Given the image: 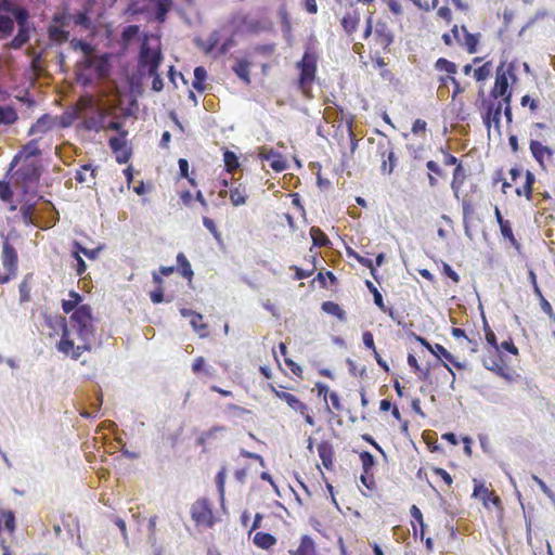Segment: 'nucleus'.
I'll list each match as a JSON object with an SVG mask.
<instances>
[{"label":"nucleus","mask_w":555,"mask_h":555,"mask_svg":"<svg viewBox=\"0 0 555 555\" xmlns=\"http://www.w3.org/2000/svg\"><path fill=\"white\" fill-rule=\"evenodd\" d=\"M163 55L159 49H151L146 41L141 46L139 53V68L147 74H155L162 63Z\"/></svg>","instance_id":"obj_9"},{"label":"nucleus","mask_w":555,"mask_h":555,"mask_svg":"<svg viewBox=\"0 0 555 555\" xmlns=\"http://www.w3.org/2000/svg\"><path fill=\"white\" fill-rule=\"evenodd\" d=\"M288 554L289 555H319L314 540L308 534L301 535L299 545L297 546V548L289 550Z\"/></svg>","instance_id":"obj_22"},{"label":"nucleus","mask_w":555,"mask_h":555,"mask_svg":"<svg viewBox=\"0 0 555 555\" xmlns=\"http://www.w3.org/2000/svg\"><path fill=\"white\" fill-rule=\"evenodd\" d=\"M191 517L196 527L211 528L215 525V516L209 500L197 499L191 506Z\"/></svg>","instance_id":"obj_8"},{"label":"nucleus","mask_w":555,"mask_h":555,"mask_svg":"<svg viewBox=\"0 0 555 555\" xmlns=\"http://www.w3.org/2000/svg\"><path fill=\"white\" fill-rule=\"evenodd\" d=\"M435 68L440 72H446L449 76H454L457 72L456 64L444 57H440L436 61Z\"/></svg>","instance_id":"obj_47"},{"label":"nucleus","mask_w":555,"mask_h":555,"mask_svg":"<svg viewBox=\"0 0 555 555\" xmlns=\"http://www.w3.org/2000/svg\"><path fill=\"white\" fill-rule=\"evenodd\" d=\"M299 70L297 88L301 94L310 99L312 98V86L317 74V56L310 51H306L299 62L296 64Z\"/></svg>","instance_id":"obj_5"},{"label":"nucleus","mask_w":555,"mask_h":555,"mask_svg":"<svg viewBox=\"0 0 555 555\" xmlns=\"http://www.w3.org/2000/svg\"><path fill=\"white\" fill-rule=\"evenodd\" d=\"M363 38L367 40L370 53H387L393 42L389 23L385 20L373 23L372 15L366 18Z\"/></svg>","instance_id":"obj_3"},{"label":"nucleus","mask_w":555,"mask_h":555,"mask_svg":"<svg viewBox=\"0 0 555 555\" xmlns=\"http://www.w3.org/2000/svg\"><path fill=\"white\" fill-rule=\"evenodd\" d=\"M377 154L382 160L380 171L384 175H390L396 166V156L391 142H378Z\"/></svg>","instance_id":"obj_12"},{"label":"nucleus","mask_w":555,"mask_h":555,"mask_svg":"<svg viewBox=\"0 0 555 555\" xmlns=\"http://www.w3.org/2000/svg\"><path fill=\"white\" fill-rule=\"evenodd\" d=\"M318 454L322 461L323 466L332 470L334 467V449L330 441H321L318 444Z\"/></svg>","instance_id":"obj_24"},{"label":"nucleus","mask_w":555,"mask_h":555,"mask_svg":"<svg viewBox=\"0 0 555 555\" xmlns=\"http://www.w3.org/2000/svg\"><path fill=\"white\" fill-rule=\"evenodd\" d=\"M473 495L481 499L486 508H489L490 504L494 506H500L501 504L500 498L483 483H475Z\"/></svg>","instance_id":"obj_19"},{"label":"nucleus","mask_w":555,"mask_h":555,"mask_svg":"<svg viewBox=\"0 0 555 555\" xmlns=\"http://www.w3.org/2000/svg\"><path fill=\"white\" fill-rule=\"evenodd\" d=\"M269 388L276 398L284 401L289 406V409L302 416L307 424L314 426V418L310 414V409L300 398L294 393L284 391L283 386L275 387L273 384H269Z\"/></svg>","instance_id":"obj_6"},{"label":"nucleus","mask_w":555,"mask_h":555,"mask_svg":"<svg viewBox=\"0 0 555 555\" xmlns=\"http://www.w3.org/2000/svg\"><path fill=\"white\" fill-rule=\"evenodd\" d=\"M448 81H450L453 85L452 100H455V98L459 94L463 93L466 90V86L461 85V82L454 76H448V77L440 78V82L442 85H446Z\"/></svg>","instance_id":"obj_49"},{"label":"nucleus","mask_w":555,"mask_h":555,"mask_svg":"<svg viewBox=\"0 0 555 555\" xmlns=\"http://www.w3.org/2000/svg\"><path fill=\"white\" fill-rule=\"evenodd\" d=\"M17 261L18 257L15 248L9 242H4L2 247V264L7 272L0 273V284L9 282L16 275Z\"/></svg>","instance_id":"obj_10"},{"label":"nucleus","mask_w":555,"mask_h":555,"mask_svg":"<svg viewBox=\"0 0 555 555\" xmlns=\"http://www.w3.org/2000/svg\"><path fill=\"white\" fill-rule=\"evenodd\" d=\"M74 253H78V255L83 254L89 259H96L99 255V249H88L87 247H83L81 244L75 242L74 244Z\"/></svg>","instance_id":"obj_57"},{"label":"nucleus","mask_w":555,"mask_h":555,"mask_svg":"<svg viewBox=\"0 0 555 555\" xmlns=\"http://www.w3.org/2000/svg\"><path fill=\"white\" fill-rule=\"evenodd\" d=\"M310 236L317 247H325L331 244L327 235L318 227H311Z\"/></svg>","instance_id":"obj_42"},{"label":"nucleus","mask_w":555,"mask_h":555,"mask_svg":"<svg viewBox=\"0 0 555 555\" xmlns=\"http://www.w3.org/2000/svg\"><path fill=\"white\" fill-rule=\"evenodd\" d=\"M151 7L147 9L149 12L154 14L155 20L158 23H164L167 18V13L172 8V0H149Z\"/></svg>","instance_id":"obj_20"},{"label":"nucleus","mask_w":555,"mask_h":555,"mask_svg":"<svg viewBox=\"0 0 555 555\" xmlns=\"http://www.w3.org/2000/svg\"><path fill=\"white\" fill-rule=\"evenodd\" d=\"M426 168L428 169V183L431 188H436L438 185V178H444L446 173L435 160H428Z\"/></svg>","instance_id":"obj_29"},{"label":"nucleus","mask_w":555,"mask_h":555,"mask_svg":"<svg viewBox=\"0 0 555 555\" xmlns=\"http://www.w3.org/2000/svg\"><path fill=\"white\" fill-rule=\"evenodd\" d=\"M248 197L246 188L242 184L230 189V201L234 206H241L246 203Z\"/></svg>","instance_id":"obj_36"},{"label":"nucleus","mask_w":555,"mask_h":555,"mask_svg":"<svg viewBox=\"0 0 555 555\" xmlns=\"http://www.w3.org/2000/svg\"><path fill=\"white\" fill-rule=\"evenodd\" d=\"M466 180V171L462 164H457V166L453 170L452 181H451V190L453 191V195L455 199H460V191Z\"/></svg>","instance_id":"obj_25"},{"label":"nucleus","mask_w":555,"mask_h":555,"mask_svg":"<svg viewBox=\"0 0 555 555\" xmlns=\"http://www.w3.org/2000/svg\"><path fill=\"white\" fill-rule=\"evenodd\" d=\"M177 264L180 274L185 278L189 282L192 281L194 272L192 270L191 263L188 260L186 256L183 253H179L177 255Z\"/></svg>","instance_id":"obj_35"},{"label":"nucleus","mask_w":555,"mask_h":555,"mask_svg":"<svg viewBox=\"0 0 555 555\" xmlns=\"http://www.w3.org/2000/svg\"><path fill=\"white\" fill-rule=\"evenodd\" d=\"M16 118L17 116L13 108L0 106V122L12 124Z\"/></svg>","instance_id":"obj_55"},{"label":"nucleus","mask_w":555,"mask_h":555,"mask_svg":"<svg viewBox=\"0 0 555 555\" xmlns=\"http://www.w3.org/2000/svg\"><path fill=\"white\" fill-rule=\"evenodd\" d=\"M75 179L79 183L95 184V168H92L90 164L82 165L77 170Z\"/></svg>","instance_id":"obj_27"},{"label":"nucleus","mask_w":555,"mask_h":555,"mask_svg":"<svg viewBox=\"0 0 555 555\" xmlns=\"http://www.w3.org/2000/svg\"><path fill=\"white\" fill-rule=\"evenodd\" d=\"M511 103V100L492 94H488V96L481 99L479 111L482 122L488 131H490L491 127H493L498 133L501 132L502 113H504L506 122L508 125L513 122Z\"/></svg>","instance_id":"obj_2"},{"label":"nucleus","mask_w":555,"mask_h":555,"mask_svg":"<svg viewBox=\"0 0 555 555\" xmlns=\"http://www.w3.org/2000/svg\"><path fill=\"white\" fill-rule=\"evenodd\" d=\"M203 224L214 235L216 240H221V233L217 229V225L212 219L208 217H203Z\"/></svg>","instance_id":"obj_62"},{"label":"nucleus","mask_w":555,"mask_h":555,"mask_svg":"<svg viewBox=\"0 0 555 555\" xmlns=\"http://www.w3.org/2000/svg\"><path fill=\"white\" fill-rule=\"evenodd\" d=\"M254 544L261 550H269L276 544V538L268 532H256L254 535Z\"/></svg>","instance_id":"obj_30"},{"label":"nucleus","mask_w":555,"mask_h":555,"mask_svg":"<svg viewBox=\"0 0 555 555\" xmlns=\"http://www.w3.org/2000/svg\"><path fill=\"white\" fill-rule=\"evenodd\" d=\"M530 152L534 160L539 164L541 169H546V160H551L553 157V151L551 147L542 144L538 140H531L529 144Z\"/></svg>","instance_id":"obj_16"},{"label":"nucleus","mask_w":555,"mask_h":555,"mask_svg":"<svg viewBox=\"0 0 555 555\" xmlns=\"http://www.w3.org/2000/svg\"><path fill=\"white\" fill-rule=\"evenodd\" d=\"M190 323L193 330L201 336L206 337L208 335V326L203 320V315L198 312L194 313L190 319Z\"/></svg>","instance_id":"obj_41"},{"label":"nucleus","mask_w":555,"mask_h":555,"mask_svg":"<svg viewBox=\"0 0 555 555\" xmlns=\"http://www.w3.org/2000/svg\"><path fill=\"white\" fill-rule=\"evenodd\" d=\"M410 513L413 518V521H412L413 535L416 537L418 534L417 528L415 525V524H417L420 526V537H421V539H423L424 534H425V527H426L424 519H423V514L416 505L411 506Z\"/></svg>","instance_id":"obj_32"},{"label":"nucleus","mask_w":555,"mask_h":555,"mask_svg":"<svg viewBox=\"0 0 555 555\" xmlns=\"http://www.w3.org/2000/svg\"><path fill=\"white\" fill-rule=\"evenodd\" d=\"M34 283V273H27L22 280L18 291H20V300L21 302H26L30 300V292Z\"/></svg>","instance_id":"obj_34"},{"label":"nucleus","mask_w":555,"mask_h":555,"mask_svg":"<svg viewBox=\"0 0 555 555\" xmlns=\"http://www.w3.org/2000/svg\"><path fill=\"white\" fill-rule=\"evenodd\" d=\"M13 20L7 15H0V37L7 38L13 31Z\"/></svg>","instance_id":"obj_50"},{"label":"nucleus","mask_w":555,"mask_h":555,"mask_svg":"<svg viewBox=\"0 0 555 555\" xmlns=\"http://www.w3.org/2000/svg\"><path fill=\"white\" fill-rule=\"evenodd\" d=\"M250 62H248L245 59H240L235 62L232 69L236 74V76L246 85L250 83V75H249V68H250Z\"/></svg>","instance_id":"obj_28"},{"label":"nucleus","mask_w":555,"mask_h":555,"mask_svg":"<svg viewBox=\"0 0 555 555\" xmlns=\"http://www.w3.org/2000/svg\"><path fill=\"white\" fill-rule=\"evenodd\" d=\"M75 116L83 119L85 130L100 132L105 128L107 112L95 105L91 96H81L75 105Z\"/></svg>","instance_id":"obj_4"},{"label":"nucleus","mask_w":555,"mask_h":555,"mask_svg":"<svg viewBox=\"0 0 555 555\" xmlns=\"http://www.w3.org/2000/svg\"><path fill=\"white\" fill-rule=\"evenodd\" d=\"M82 297L79 293L70 291L68 293V299L62 301V308L65 313L74 312L81 302Z\"/></svg>","instance_id":"obj_38"},{"label":"nucleus","mask_w":555,"mask_h":555,"mask_svg":"<svg viewBox=\"0 0 555 555\" xmlns=\"http://www.w3.org/2000/svg\"><path fill=\"white\" fill-rule=\"evenodd\" d=\"M53 126V118L50 115L44 114L38 118L37 121L29 128L28 134L34 135L37 133H46L51 130Z\"/></svg>","instance_id":"obj_26"},{"label":"nucleus","mask_w":555,"mask_h":555,"mask_svg":"<svg viewBox=\"0 0 555 555\" xmlns=\"http://www.w3.org/2000/svg\"><path fill=\"white\" fill-rule=\"evenodd\" d=\"M94 333L92 309L88 305H80L69 317V323H64L56 348L77 360L85 351L91 350Z\"/></svg>","instance_id":"obj_1"},{"label":"nucleus","mask_w":555,"mask_h":555,"mask_svg":"<svg viewBox=\"0 0 555 555\" xmlns=\"http://www.w3.org/2000/svg\"><path fill=\"white\" fill-rule=\"evenodd\" d=\"M499 227H500V231H501L502 236L505 240H507L513 247L518 249L520 247V244H519V242L517 241V238L515 237V235L513 233V229H512L511 222L508 220H505V221L499 223Z\"/></svg>","instance_id":"obj_39"},{"label":"nucleus","mask_w":555,"mask_h":555,"mask_svg":"<svg viewBox=\"0 0 555 555\" xmlns=\"http://www.w3.org/2000/svg\"><path fill=\"white\" fill-rule=\"evenodd\" d=\"M461 31L463 34V39L461 38L460 29L456 25L452 28V34L454 39L464 46L468 53H475L477 51V46L479 42L478 35H474L468 33L465 26H462Z\"/></svg>","instance_id":"obj_17"},{"label":"nucleus","mask_w":555,"mask_h":555,"mask_svg":"<svg viewBox=\"0 0 555 555\" xmlns=\"http://www.w3.org/2000/svg\"><path fill=\"white\" fill-rule=\"evenodd\" d=\"M492 63L486 62L481 66L474 69V77L477 81H485L488 79L492 73Z\"/></svg>","instance_id":"obj_48"},{"label":"nucleus","mask_w":555,"mask_h":555,"mask_svg":"<svg viewBox=\"0 0 555 555\" xmlns=\"http://www.w3.org/2000/svg\"><path fill=\"white\" fill-rule=\"evenodd\" d=\"M70 46L74 50L82 51L87 55V59L89 56H92L93 48L88 42L79 40V39H73L70 41Z\"/></svg>","instance_id":"obj_52"},{"label":"nucleus","mask_w":555,"mask_h":555,"mask_svg":"<svg viewBox=\"0 0 555 555\" xmlns=\"http://www.w3.org/2000/svg\"><path fill=\"white\" fill-rule=\"evenodd\" d=\"M360 23V13L357 8H350L341 18V26L348 35L357 31Z\"/></svg>","instance_id":"obj_23"},{"label":"nucleus","mask_w":555,"mask_h":555,"mask_svg":"<svg viewBox=\"0 0 555 555\" xmlns=\"http://www.w3.org/2000/svg\"><path fill=\"white\" fill-rule=\"evenodd\" d=\"M431 353L439 359H444L446 361L452 363L455 367L462 370L464 365L454 360V357L440 344H435L431 350Z\"/></svg>","instance_id":"obj_37"},{"label":"nucleus","mask_w":555,"mask_h":555,"mask_svg":"<svg viewBox=\"0 0 555 555\" xmlns=\"http://www.w3.org/2000/svg\"><path fill=\"white\" fill-rule=\"evenodd\" d=\"M16 177L17 181L21 182L25 189H27L30 185L38 183L40 178V169L34 162L26 163L17 169Z\"/></svg>","instance_id":"obj_13"},{"label":"nucleus","mask_w":555,"mask_h":555,"mask_svg":"<svg viewBox=\"0 0 555 555\" xmlns=\"http://www.w3.org/2000/svg\"><path fill=\"white\" fill-rule=\"evenodd\" d=\"M259 158L269 163V166L275 172H282L286 169L287 165L283 156L274 151L273 149H267L264 146L259 149Z\"/></svg>","instance_id":"obj_15"},{"label":"nucleus","mask_w":555,"mask_h":555,"mask_svg":"<svg viewBox=\"0 0 555 555\" xmlns=\"http://www.w3.org/2000/svg\"><path fill=\"white\" fill-rule=\"evenodd\" d=\"M48 34L49 38L59 44L66 42L69 38V31L67 29L53 23L49 26Z\"/></svg>","instance_id":"obj_33"},{"label":"nucleus","mask_w":555,"mask_h":555,"mask_svg":"<svg viewBox=\"0 0 555 555\" xmlns=\"http://www.w3.org/2000/svg\"><path fill=\"white\" fill-rule=\"evenodd\" d=\"M72 22V15L67 13H60L53 16L52 23L67 29Z\"/></svg>","instance_id":"obj_59"},{"label":"nucleus","mask_w":555,"mask_h":555,"mask_svg":"<svg viewBox=\"0 0 555 555\" xmlns=\"http://www.w3.org/2000/svg\"><path fill=\"white\" fill-rule=\"evenodd\" d=\"M13 15L17 22L18 27L22 28H28L27 27V20H28V12L24 8H16L13 10Z\"/></svg>","instance_id":"obj_53"},{"label":"nucleus","mask_w":555,"mask_h":555,"mask_svg":"<svg viewBox=\"0 0 555 555\" xmlns=\"http://www.w3.org/2000/svg\"><path fill=\"white\" fill-rule=\"evenodd\" d=\"M140 27L138 25H129L124 28L121 33V39L125 43H129L133 38L138 36Z\"/></svg>","instance_id":"obj_54"},{"label":"nucleus","mask_w":555,"mask_h":555,"mask_svg":"<svg viewBox=\"0 0 555 555\" xmlns=\"http://www.w3.org/2000/svg\"><path fill=\"white\" fill-rule=\"evenodd\" d=\"M224 168L229 173H233L240 167L238 157L230 150H225L223 153Z\"/></svg>","instance_id":"obj_43"},{"label":"nucleus","mask_w":555,"mask_h":555,"mask_svg":"<svg viewBox=\"0 0 555 555\" xmlns=\"http://www.w3.org/2000/svg\"><path fill=\"white\" fill-rule=\"evenodd\" d=\"M40 149L38 145V140H30L26 145L23 146V150L14 156L13 163H17L21 157H24L25 160L28 158L40 155Z\"/></svg>","instance_id":"obj_31"},{"label":"nucleus","mask_w":555,"mask_h":555,"mask_svg":"<svg viewBox=\"0 0 555 555\" xmlns=\"http://www.w3.org/2000/svg\"><path fill=\"white\" fill-rule=\"evenodd\" d=\"M483 365L487 370L493 372L495 375L504 378L507 382L515 379V372L504 364L502 358L485 359Z\"/></svg>","instance_id":"obj_14"},{"label":"nucleus","mask_w":555,"mask_h":555,"mask_svg":"<svg viewBox=\"0 0 555 555\" xmlns=\"http://www.w3.org/2000/svg\"><path fill=\"white\" fill-rule=\"evenodd\" d=\"M360 461L362 464V470L364 473L372 472L375 465V459L369 451H362L360 454Z\"/></svg>","instance_id":"obj_51"},{"label":"nucleus","mask_w":555,"mask_h":555,"mask_svg":"<svg viewBox=\"0 0 555 555\" xmlns=\"http://www.w3.org/2000/svg\"><path fill=\"white\" fill-rule=\"evenodd\" d=\"M539 298L540 307L544 313H546L551 319H555V313L553 310L552 305L548 302V300L545 299L542 292H540V295H535Z\"/></svg>","instance_id":"obj_63"},{"label":"nucleus","mask_w":555,"mask_h":555,"mask_svg":"<svg viewBox=\"0 0 555 555\" xmlns=\"http://www.w3.org/2000/svg\"><path fill=\"white\" fill-rule=\"evenodd\" d=\"M0 198L7 203L12 201L13 192L11 190L9 182L0 181Z\"/></svg>","instance_id":"obj_61"},{"label":"nucleus","mask_w":555,"mask_h":555,"mask_svg":"<svg viewBox=\"0 0 555 555\" xmlns=\"http://www.w3.org/2000/svg\"><path fill=\"white\" fill-rule=\"evenodd\" d=\"M322 310L328 314L335 315L340 321L346 319V312L341 309V307L334 301H324L322 304Z\"/></svg>","instance_id":"obj_44"},{"label":"nucleus","mask_w":555,"mask_h":555,"mask_svg":"<svg viewBox=\"0 0 555 555\" xmlns=\"http://www.w3.org/2000/svg\"><path fill=\"white\" fill-rule=\"evenodd\" d=\"M509 78L516 79L513 67L506 66L505 63H501L495 70L494 85L489 94L512 101L513 90L509 87Z\"/></svg>","instance_id":"obj_7"},{"label":"nucleus","mask_w":555,"mask_h":555,"mask_svg":"<svg viewBox=\"0 0 555 555\" xmlns=\"http://www.w3.org/2000/svg\"><path fill=\"white\" fill-rule=\"evenodd\" d=\"M207 78V72L203 66H197L194 69V80H193V88L199 92H203L205 87V80Z\"/></svg>","instance_id":"obj_45"},{"label":"nucleus","mask_w":555,"mask_h":555,"mask_svg":"<svg viewBox=\"0 0 555 555\" xmlns=\"http://www.w3.org/2000/svg\"><path fill=\"white\" fill-rule=\"evenodd\" d=\"M127 131L122 130L118 137H112L108 140V145L112 152L116 155L118 164H126L131 157V151L127 147Z\"/></svg>","instance_id":"obj_11"},{"label":"nucleus","mask_w":555,"mask_h":555,"mask_svg":"<svg viewBox=\"0 0 555 555\" xmlns=\"http://www.w3.org/2000/svg\"><path fill=\"white\" fill-rule=\"evenodd\" d=\"M361 482L370 490L373 491L376 489V482L374 479L373 472L364 473L362 472V475L360 477Z\"/></svg>","instance_id":"obj_64"},{"label":"nucleus","mask_w":555,"mask_h":555,"mask_svg":"<svg viewBox=\"0 0 555 555\" xmlns=\"http://www.w3.org/2000/svg\"><path fill=\"white\" fill-rule=\"evenodd\" d=\"M427 122L424 119H416L412 125V133L418 137H425Z\"/></svg>","instance_id":"obj_60"},{"label":"nucleus","mask_w":555,"mask_h":555,"mask_svg":"<svg viewBox=\"0 0 555 555\" xmlns=\"http://www.w3.org/2000/svg\"><path fill=\"white\" fill-rule=\"evenodd\" d=\"M532 480L539 486L541 491L552 501L555 502V493L547 487V485L537 475H532Z\"/></svg>","instance_id":"obj_58"},{"label":"nucleus","mask_w":555,"mask_h":555,"mask_svg":"<svg viewBox=\"0 0 555 555\" xmlns=\"http://www.w3.org/2000/svg\"><path fill=\"white\" fill-rule=\"evenodd\" d=\"M87 66L93 68L99 78H106L111 70L109 56L108 54L89 56L87 59Z\"/></svg>","instance_id":"obj_18"},{"label":"nucleus","mask_w":555,"mask_h":555,"mask_svg":"<svg viewBox=\"0 0 555 555\" xmlns=\"http://www.w3.org/2000/svg\"><path fill=\"white\" fill-rule=\"evenodd\" d=\"M29 40V30L28 28L18 27L17 34L10 42V48L12 49H21L27 41Z\"/></svg>","instance_id":"obj_46"},{"label":"nucleus","mask_w":555,"mask_h":555,"mask_svg":"<svg viewBox=\"0 0 555 555\" xmlns=\"http://www.w3.org/2000/svg\"><path fill=\"white\" fill-rule=\"evenodd\" d=\"M462 209H463V222L466 225L469 219L475 215L476 211V203L469 197L465 195L462 198Z\"/></svg>","instance_id":"obj_40"},{"label":"nucleus","mask_w":555,"mask_h":555,"mask_svg":"<svg viewBox=\"0 0 555 555\" xmlns=\"http://www.w3.org/2000/svg\"><path fill=\"white\" fill-rule=\"evenodd\" d=\"M373 298H374V304L385 313H388V315L390 318H395L393 315V309L392 308H388L385 306L384 304V299H383V296L382 294L378 292V291H375L373 292Z\"/></svg>","instance_id":"obj_56"},{"label":"nucleus","mask_w":555,"mask_h":555,"mask_svg":"<svg viewBox=\"0 0 555 555\" xmlns=\"http://www.w3.org/2000/svg\"><path fill=\"white\" fill-rule=\"evenodd\" d=\"M535 183V175L530 171H525V181L521 185L516 186L515 193L518 197H525L527 201L533 198V185Z\"/></svg>","instance_id":"obj_21"}]
</instances>
